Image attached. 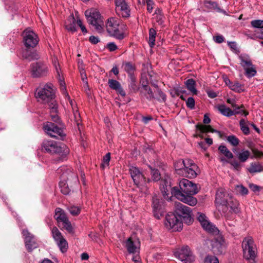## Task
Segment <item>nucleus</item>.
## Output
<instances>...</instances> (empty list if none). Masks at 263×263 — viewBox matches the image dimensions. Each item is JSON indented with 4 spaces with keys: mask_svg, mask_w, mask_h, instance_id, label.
I'll return each mask as SVG.
<instances>
[{
    "mask_svg": "<svg viewBox=\"0 0 263 263\" xmlns=\"http://www.w3.org/2000/svg\"><path fill=\"white\" fill-rule=\"evenodd\" d=\"M147 5V10L148 12L151 13L153 9V5L154 3L153 0H145Z\"/></svg>",
    "mask_w": 263,
    "mask_h": 263,
    "instance_id": "63",
    "label": "nucleus"
},
{
    "mask_svg": "<svg viewBox=\"0 0 263 263\" xmlns=\"http://www.w3.org/2000/svg\"><path fill=\"white\" fill-rule=\"evenodd\" d=\"M160 188L165 199L169 198L171 191L172 196L191 206L195 205L197 203V199L193 197L199 191L197 185L186 179L180 180L178 186L172 187L169 178H165L161 180Z\"/></svg>",
    "mask_w": 263,
    "mask_h": 263,
    "instance_id": "1",
    "label": "nucleus"
},
{
    "mask_svg": "<svg viewBox=\"0 0 263 263\" xmlns=\"http://www.w3.org/2000/svg\"><path fill=\"white\" fill-rule=\"evenodd\" d=\"M50 113L51 120L56 125H64L61 119L58 115V104L56 102H52L50 104Z\"/></svg>",
    "mask_w": 263,
    "mask_h": 263,
    "instance_id": "18",
    "label": "nucleus"
},
{
    "mask_svg": "<svg viewBox=\"0 0 263 263\" xmlns=\"http://www.w3.org/2000/svg\"><path fill=\"white\" fill-rule=\"evenodd\" d=\"M56 242L62 252L64 253L67 251L68 249V243L64 238Z\"/></svg>",
    "mask_w": 263,
    "mask_h": 263,
    "instance_id": "44",
    "label": "nucleus"
},
{
    "mask_svg": "<svg viewBox=\"0 0 263 263\" xmlns=\"http://www.w3.org/2000/svg\"><path fill=\"white\" fill-rule=\"evenodd\" d=\"M57 173L60 174L61 180L59 182V186L61 193L64 195H68L71 189L69 188L68 182L70 179L77 180V176L69 170H65V168H59L57 170Z\"/></svg>",
    "mask_w": 263,
    "mask_h": 263,
    "instance_id": "5",
    "label": "nucleus"
},
{
    "mask_svg": "<svg viewBox=\"0 0 263 263\" xmlns=\"http://www.w3.org/2000/svg\"><path fill=\"white\" fill-rule=\"evenodd\" d=\"M165 226L175 231H180L183 223L190 225L194 221L191 208L180 202L176 203L174 212L168 213L165 216Z\"/></svg>",
    "mask_w": 263,
    "mask_h": 263,
    "instance_id": "2",
    "label": "nucleus"
},
{
    "mask_svg": "<svg viewBox=\"0 0 263 263\" xmlns=\"http://www.w3.org/2000/svg\"><path fill=\"white\" fill-rule=\"evenodd\" d=\"M125 247L129 253L135 254L136 252L137 247L131 238L126 240Z\"/></svg>",
    "mask_w": 263,
    "mask_h": 263,
    "instance_id": "36",
    "label": "nucleus"
},
{
    "mask_svg": "<svg viewBox=\"0 0 263 263\" xmlns=\"http://www.w3.org/2000/svg\"><path fill=\"white\" fill-rule=\"evenodd\" d=\"M52 86L51 84H47L43 88L36 89L35 93L36 98L42 100L43 103H47L48 107H50V104L52 102H56L54 100V93Z\"/></svg>",
    "mask_w": 263,
    "mask_h": 263,
    "instance_id": "7",
    "label": "nucleus"
},
{
    "mask_svg": "<svg viewBox=\"0 0 263 263\" xmlns=\"http://www.w3.org/2000/svg\"><path fill=\"white\" fill-rule=\"evenodd\" d=\"M186 101V106L190 109L195 108V101L193 97H189Z\"/></svg>",
    "mask_w": 263,
    "mask_h": 263,
    "instance_id": "57",
    "label": "nucleus"
},
{
    "mask_svg": "<svg viewBox=\"0 0 263 263\" xmlns=\"http://www.w3.org/2000/svg\"><path fill=\"white\" fill-rule=\"evenodd\" d=\"M239 59L240 61V65L243 68L244 70L253 66L251 60H250V57L247 54H243L239 55Z\"/></svg>",
    "mask_w": 263,
    "mask_h": 263,
    "instance_id": "26",
    "label": "nucleus"
},
{
    "mask_svg": "<svg viewBox=\"0 0 263 263\" xmlns=\"http://www.w3.org/2000/svg\"><path fill=\"white\" fill-rule=\"evenodd\" d=\"M185 84L187 89L190 90L193 95L197 94V90L196 89V82L193 79H189L185 82Z\"/></svg>",
    "mask_w": 263,
    "mask_h": 263,
    "instance_id": "32",
    "label": "nucleus"
},
{
    "mask_svg": "<svg viewBox=\"0 0 263 263\" xmlns=\"http://www.w3.org/2000/svg\"><path fill=\"white\" fill-rule=\"evenodd\" d=\"M129 93H136L139 90V86L136 76L128 77L127 79Z\"/></svg>",
    "mask_w": 263,
    "mask_h": 263,
    "instance_id": "23",
    "label": "nucleus"
},
{
    "mask_svg": "<svg viewBox=\"0 0 263 263\" xmlns=\"http://www.w3.org/2000/svg\"><path fill=\"white\" fill-rule=\"evenodd\" d=\"M231 198V197L228 194L225 193L223 190H218L215 195V204L216 205L227 204Z\"/></svg>",
    "mask_w": 263,
    "mask_h": 263,
    "instance_id": "20",
    "label": "nucleus"
},
{
    "mask_svg": "<svg viewBox=\"0 0 263 263\" xmlns=\"http://www.w3.org/2000/svg\"><path fill=\"white\" fill-rule=\"evenodd\" d=\"M218 211H221L225 217L229 218L231 216V213L230 211L228 204L216 205Z\"/></svg>",
    "mask_w": 263,
    "mask_h": 263,
    "instance_id": "40",
    "label": "nucleus"
},
{
    "mask_svg": "<svg viewBox=\"0 0 263 263\" xmlns=\"http://www.w3.org/2000/svg\"><path fill=\"white\" fill-rule=\"evenodd\" d=\"M162 201L157 198V196H154L152 199V208L154 216L160 219L163 215V209Z\"/></svg>",
    "mask_w": 263,
    "mask_h": 263,
    "instance_id": "17",
    "label": "nucleus"
},
{
    "mask_svg": "<svg viewBox=\"0 0 263 263\" xmlns=\"http://www.w3.org/2000/svg\"><path fill=\"white\" fill-rule=\"evenodd\" d=\"M62 225L63 228L66 230L68 233L71 235H73L74 234V229L69 219H67V221H65V222H63L62 223Z\"/></svg>",
    "mask_w": 263,
    "mask_h": 263,
    "instance_id": "45",
    "label": "nucleus"
},
{
    "mask_svg": "<svg viewBox=\"0 0 263 263\" xmlns=\"http://www.w3.org/2000/svg\"><path fill=\"white\" fill-rule=\"evenodd\" d=\"M218 110L220 113L226 117H231L234 115L233 110L229 107H227L225 105H220L218 107Z\"/></svg>",
    "mask_w": 263,
    "mask_h": 263,
    "instance_id": "39",
    "label": "nucleus"
},
{
    "mask_svg": "<svg viewBox=\"0 0 263 263\" xmlns=\"http://www.w3.org/2000/svg\"><path fill=\"white\" fill-rule=\"evenodd\" d=\"M32 48H26L22 51V56L23 59L29 62L37 60L40 58V55L36 50H32Z\"/></svg>",
    "mask_w": 263,
    "mask_h": 263,
    "instance_id": "19",
    "label": "nucleus"
},
{
    "mask_svg": "<svg viewBox=\"0 0 263 263\" xmlns=\"http://www.w3.org/2000/svg\"><path fill=\"white\" fill-rule=\"evenodd\" d=\"M174 255L176 258L184 263H192L195 260L194 255L187 246L177 249L174 251Z\"/></svg>",
    "mask_w": 263,
    "mask_h": 263,
    "instance_id": "10",
    "label": "nucleus"
},
{
    "mask_svg": "<svg viewBox=\"0 0 263 263\" xmlns=\"http://www.w3.org/2000/svg\"><path fill=\"white\" fill-rule=\"evenodd\" d=\"M156 31L155 29L152 28L149 30V45L152 48L155 45V39L156 35Z\"/></svg>",
    "mask_w": 263,
    "mask_h": 263,
    "instance_id": "41",
    "label": "nucleus"
},
{
    "mask_svg": "<svg viewBox=\"0 0 263 263\" xmlns=\"http://www.w3.org/2000/svg\"><path fill=\"white\" fill-rule=\"evenodd\" d=\"M203 4L208 11H212L213 10H216L218 12L220 11V8L218 6L217 3L215 2L204 1Z\"/></svg>",
    "mask_w": 263,
    "mask_h": 263,
    "instance_id": "37",
    "label": "nucleus"
},
{
    "mask_svg": "<svg viewBox=\"0 0 263 263\" xmlns=\"http://www.w3.org/2000/svg\"><path fill=\"white\" fill-rule=\"evenodd\" d=\"M22 234L25 237V245L28 252H31L39 247L34 236L31 234L27 229H24L22 231Z\"/></svg>",
    "mask_w": 263,
    "mask_h": 263,
    "instance_id": "16",
    "label": "nucleus"
},
{
    "mask_svg": "<svg viewBox=\"0 0 263 263\" xmlns=\"http://www.w3.org/2000/svg\"><path fill=\"white\" fill-rule=\"evenodd\" d=\"M122 67L123 68L124 70L128 74V77L135 76L134 72L136 70V67L133 62L124 61L122 63Z\"/></svg>",
    "mask_w": 263,
    "mask_h": 263,
    "instance_id": "24",
    "label": "nucleus"
},
{
    "mask_svg": "<svg viewBox=\"0 0 263 263\" xmlns=\"http://www.w3.org/2000/svg\"><path fill=\"white\" fill-rule=\"evenodd\" d=\"M30 73L33 78L46 77L49 74L48 65L42 61L33 63L30 65Z\"/></svg>",
    "mask_w": 263,
    "mask_h": 263,
    "instance_id": "9",
    "label": "nucleus"
},
{
    "mask_svg": "<svg viewBox=\"0 0 263 263\" xmlns=\"http://www.w3.org/2000/svg\"><path fill=\"white\" fill-rule=\"evenodd\" d=\"M197 219L200 222L202 228L205 226L206 224H209V221L206 219V217L204 214L198 213Z\"/></svg>",
    "mask_w": 263,
    "mask_h": 263,
    "instance_id": "51",
    "label": "nucleus"
},
{
    "mask_svg": "<svg viewBox=\"0 0 263 263\" xmlns=\"http://www.w3.org/2000/svg\"><path fill=\"white\" fill-rule=\"evenodd\" d=\"M117 14L124 18H128L130 15V9L125 0H115Z\"/></svg>",
    "mask_w": 263,
    "mask_h": 263,
    "instance_id": "15",
    "label": "nucleus"
},
{
    "mask_svg": "<svg viewBox=\"0 0 263 263\" xmlns=\"http://www.w3.org/2000/svg\"><path fill=\"white\" fill-rule=\"evenodd\" d=\"M165 18L164 15H156V21L159 25H163Z\"/></svg>",
    "mask_w": 263,
    "mask_h": 263,
    "instance_id": "64",
    "label": "nucleus"
},
{
    "mask_svg": "<svg viewBox=\"0 0 263 263\" xmlns=\"http://www.w3.org/2000/svg\"><path fill=\"white\" fill-rule=\"evenodd\" d=\"M203 228L209 233L214 235H218L219 233V230L212 223L209 222V224H206Z\"/></svg>",
    "mask_w": 263,
    "mask_h": 263,
    "instance_id": "43",
    "label": "nucleus"
},
{
    "mask_svg": "<svg viewBox=\"0 0 263 263\" xmlns=\"http://www.w3.org/2000/svg\"><path fill=\"white\" fill-rule=\"evenodd\" d=\"M228 45L231 48V50L236 54L240 53V49L237 47V43L235 42H228Z\"/></svg>",
    "mask_w": 263,
    "mask_h": 263,
    "instance_id": "54",
    "label": "nucleus"
},
{
    "mask_svg": "<svg viewBox=\"0 0 263 263\" xmlns=\"http://www.w3.org/2000/svg\"><path fill=\"white\" fill-rule=\"evenodd\" d=\"M251 25L253 28L261 29L263 28V20H253L251 22Z\"/></svg>",
    "mask_w": 263,
    "mask_h": 263,
    "instance_id": "56",
    "label": "nucleus"
},
{
    "mask_svg": "<svg viewBox=\"0 0 263 263\" xmlns=\"http://www.w3.org/2000/svg\"><path fill=\"white\" fill-rule=\"evenodd\" d=\"M123 26L120 25V21L116 17H110L106 22V28L108 34L119 40L125 37Z\"/></svg>",
    "mask_w": 263,
    "mask_h": 263,
    "instance_id": "4",
    "label": "nucleus"
},
{
    "mask_svg": "<svg viewBox=\"0 0 263 263\" xmlns=\"http://www.w3.org/2000/svg\"><path fill=\"white\" fill-rule=\"evenodd\" d=\"M68 211L72 216H77L80 213L81 209L78 206H72L68 209Z\"/></svg>",
    "mask_w": 263,
    "mask_h": 263,
    "instance_id": "58",
    "label": "nucleus"
},
{
    "mask_svg": "<svg viewBox=\"0 0 263 263\" xmlns=\"http://www.w3.org/2000/svg\"><path fill=\"white\" fill-rule=\"evenodd\" d=\"M239 126L241 130L245 135H248L250 134V129L248 125L247 124L246 120L244 119H241L239 121Z\"/></svg>",
    "mask_w": 263,
    "mask_h": 263,
    "instance_id": "42",
    "label": "nucleus"
},
{
    "mask_svg": "<svg viewBox=\"0 0 263 263\" xmlns=\"http://www.w3.org/2000/svg\"><path fill=\"white\" fill-rule=\"evenodd\" d=\"M203 263H219L217 257L212 255H207L203 260Z\"/></svg>",
    "mask_w": 263,
    "mask_h": 263,
    "instance_id": "48",
    "label": "nucleus"
},
{
    "mask_svg": "<svg viewBox=\"0 0 263 263\" xmlns=\"http://www.w3.org/2000/svg\"><path fill=\"white\" fill-rule=\"evenodd\" d=\"M227 141L232 146H237L239 143V139L235 135H231L227 137Z\"/></svg>",
    "mask_w": 263,
    "mask_h": 263,
    "instance_id": "46",
    "label": "nucleus"
},
{
    "mask_svg": "<svg viewBox=\"0 0 263 263\" xmlns=\"http://www.w3.org/2000/svg\"><path fill=\"white\" fill-rule=\"evenodd\" d=\"M230 89L236 92L240 93L245 91L243 85L238 82H232L229 79L225 81Z\"/></svg>",
    "mask_w": 263,
    "mask_h": 263,
    "instance_id": "25",
    "label": "nucleus"
},
{
    "mask_svg": "<svg viewBox=\"0 0 263 263\" xmlns=\"http://www.w3.org/2000/svg\"><path fill=\"white\" fill-rule=\"evenodd\" d=\"M23 42L27 48H35L39 42V37L37 34L30 29H25L22 33Z\"/></svg>",
    "mask_w": 263,
    "mask_h": 263,
    "instance_id": "11",
    "label": "nucleus"
},
{
    "mask_svg": "<svg viewBox=\"0 0 263 263\" xmlns=\"http://www.w3.org/2000/svg\"><path fill=\"white\" fill-rule=\"evenodd\" d=\"M245 70V73L246 75L249 77L251 78L254 77L256 74V70H255V68L254 67V65L250 66L249 67H248Z\"/></svg>",
    "mask_w": 263,
    "mask_h": 263,
    "instance_id": "53",
    "label": "nucleus"
},
{
    "mask_svg": "<svg viewBox=\"0 0 263 263\" xmlns=\"http://www.w3.org/2000/svg\"><path fill=\"white\" fill-rule=\"evenodd\" d=\"M219 152L223 155L228 159L233 158L234 155L224 145H220L218 148Z\"/></svg>",
    "mask_w": 263,
    "mask_h": 263,
    "instance_id": "34",
    "label": "nucleus"
},
{
    "mask_svg": "<svg viewBox=\"0 0 263 263\" xmlns=\"http://www.w3.org/2000/svg\"><path fill=\"white\" fill-rule=\"evenodd\" d=\"M101 22L99 21L97 22V23H93V24H90L92 26L95 27V29L96 31H97L99 33H101L103 31V28L102 27V25L101 24Z\"/></svg>",
    "mask_w": 263,
    "mask_h": 263,
    "instance_id": "62",
    "label": "nucleus"
},
{
    "mask_svg": "<svg viewBox=\"0 0 263 263\" xmlns=\"http://www.w3.org/2000/svg\"><path fill=\"white\" fill-rule=\"evenodd\" d=\"M248 171L250 173L261 172L263 171V166L259 162H252L248 168Z\"/></svg>",
    "mask_w": 263,
    "mask_h": 263,
    "instance_id": "33",
    "label": "nucleus"
},
{
    "mask_svg": "<svg viewBox=\"0 0 263 263\" xmlns=\"http://www.w3.org/2000/svg\"><path fill=\"white\" fill-rule=\"evenodd\" d=\"M105 47L110 52L114 51L118 49V46L114 42H109L107 43Z\"/></svg>",
    "mask_w": 263,
    "mask_h": 263,
    "instance_id": "61",
    "label": "nucleus"
},
{
    "mask_svg": "<svg viewBox=\"0 0 263 263\" xmlns=\"http://www.w3.org/2000/svg\"><path fill=\"white\" fill-rule=\"evenodd\" d=\"M236 192L241 195H246L248 193V190L242 185H238L236 187Z\"/></svg>",
    "mask_w": 263,
    "mask_h": 263,
    "instance_id": "55",
    "label": "nucleus"
},
{
    "mask_svg": "<svg viewBox=\"0 0 263 263\" xmlns=\"http://www.w3.org/2000/svg\"><path fill=\"white\" fill-rule=\"evenodd\" d=\"M85 15L89 24H96L97 22L100 21V14L96 10H87L85 12Z\"/></svg>",
    "mask_w": 263,
    "mask_h": 263,
    "instance_id": "21",
    "label": "nucleus"
},
{
    "mask_svg": "<svg viewBox=\"0 0 263 263\" xmlns=\"http://www.w3.org/2000/svg\"><path fill=\"white\" fill-rule=\"evenodd\" d=\"M110 160V153H108L103 157L101 164V167L102 168H104L105 167L108 166L109 165Z\"/></svg>",
    "mask_w": 263,
    "mask_h": 263,
    "instance_id": "52",
    "label": "nucleus"
},
{
    "mask_svg": "<svg viewBox=\"0 0 263 263\" xmlns=\"http://www.w3.org/2000/svg\"><path fill=\"white\" fill-rule=\"evenodd\" d=\"M156 88L157 92L159 96V98H158L157 99L158 101H160V99H161L163 102H165L166 100V96L165 94L161 90V89L159 87V86Z\"/></svg>",
    "mask_w": 263,
    "mask_h": 263,
    "instance_id": "60",
    "label": "nucleus"
},
{
    "mask_svg": "<svg viewBox=\"0 0 263 263\" xmlns=\"http://www.w3.org/2000/svg\"><path fill=\"white\" fill-rule=\"evenodd\" d=\"M51 232L52 237L55 241H58L59 240L61 239L62 238H64L62 235V234L60 232V231L56 227H53Z\"/></svg>",
    "mask_w": 263,
    "mask_h": 263,
    "instance_id": "47",
    "label": "nucleus"
},
{
    "mask_svg": "<svg viewBox=\"0 0 263 263\" xmlns=\"http://www.w3.org/2000/svg\"><path fill=\"white\" fill-rule=\"evenodd\" d=\"M196 129L200 131L201 133H208L211 132L213 133H218L220 134V132L216 129H213L211 125H203L200 124H197L196 125Z\"/></svg>",
    "mask_w": 263,
    "mask_h": 263,
    "instance_id": "29",
    "label": "nucleus"
},
{
    "mask_svg": "<svg viewBox=\"0 0 263 263\" xmlns=\"http://www.w3.org/2000/svg\"><path fill=\"white\" fill-rule=\"evenodd\" d=\"M41 149L45 153L59 155L61 160L66 158L69 153V149L65 144L53 140H44Z\"/></svg>",
    "mask_w": 263,
    "mask_h": 263,
    "instance_id": "3",
    "label": "nucleus"
},
{
    "mask_svg": "<svg viewBox=\"0 0 263 263\" xmlns=\"http://www.w3.org/2000/svg\"><path fill=\"white\" fill-rule=\"evenodd\" d=\"M64 125H56L51 122H46L44 123L43 129L45 132L51 137L63 139L66 136L63 132Z\"/></svg>",
    "mask_w": 263,
    "mask_h": 263,
    "instance_id": "8",
    "label": "nucleus"
},
{
    "mask_svg": "<svg viewBox=\"0 0 263 263\" xmlns=\"http://www.w3.org/2000/svg\"><path fill=\"white\" fill-rule=\"evenodd\" d=\"M175 89V91L177 93V96H179L180 98L183 101L185 100V97L182 95L183 93H184L186 92V91L184 89H183L182 88L180 87H174Z\"/></svg>",
    "mask_w": 263,
    "mask_h": 263,
    "instance_id": "59",
    "label": "nucleus"
},
{
    "mask_svg": "<svg viewBox=\"0 0 263 263\" xmlns=\"http://www.w3.org/2000/svg\"><path fill=\"white\" fill-rule=\"evenodd\" d=\"M148 81L147 79L145 81H142V86L143 89L147 92V93L145 94L146 98L148 101H151L155 99V97L152 89L148 86Z\"/></svg>",
    "mask_w": 263,
    "mask_h": 263,
    "instance_id": "28",
    "label": "nucleus"
},
{
    "mask_svg": "<svg viewBox=\"0 0 263 263\" xmlns=\"http://www.w3.org/2000/svg\"><path fill=\"white\" fill-rule=\"evenodd\" d=\"M243 257L251 263L255 261L257 249L251 237H245L242 242Z\"/></svg>",
    "mask_w": 263,
    "mask_h": 263,
    "instance_id": "6",
    "label": "nucleus"
},
{
    "mask_svg": "<svg viewBox=\"0 0 263 263\" xmlns=\"http://www.w3.org/2000/svg\"><path fill=\"white\" fill-rule=\"evenodd\" d=\"M129 171L134 184L137 187L140 188L146 186V178L138 167L131 166L129 167Z\"/></svg>",
    "mask_w": 263,
    "mask_h": 263,
    "instance_id": "13",
    "label": "nucleus"
},
{
    "mask_svg": "<svg viewBox=\"0 0 263 263\" xmlns=\"http://www.w3.org/2000/svg\"><path fill=\"white\" fill-rule=\"evenodd\" d=\"M148 167L151 171V175L153 181L154 182H157L160 180L161 177L160 171L151 165H148Z\"/></svg>",
    "mask_w": 263,
    "mask_h": 263,
    "instance_id": "35",
    "label": "nucleus"
},
{
    "mask_svg": "<svg viewBox=\"0 0 263 263\" xmlns=\"http://www.w3.org/2000/svg\"><path fill=\"white\" fill-rule=\"evenodd\" d=\"M108 84L109 88L115 90H118L121 86L119 82L113 79H109Z\"/></svg>",
    "mask_w": 263,
    "mask_h": 263,
    "instance_id": "49",
    "label": "nucleus"
},
{
    "mask_svg": "<svg viewBox=\"0 0 263 263\" xmlns=\"http://www.w3.org/2000/svg\"><path fill=\"white\" fill-rule=\"evenodd\" d=\"M186 165L180 175L192 179L195 178L200 174V172L198 166L192 160L186 159Z\"/></svg>",
    "mask_w": 263,
    "mask_h": 263,
    "instance_id": "14",
    "label": "nucleus"
},
{
    "mask_svg": "<svg viewBox=\"0 0 263 263\" xmlns=\"http://www.w3.org/2000/svg\"><path fill=\"white\" fill-rule=\"evenodd\" d=\"M220 161L221 162H227L229 163L232 166L234 167V169L237 171H240V170L241 169V165L240 163L236 160H234L229 162L227 161L226 159L224 158H220Z\"/></svg>",
    "mask_w": 263,
    "mask_h": 263,
    "instance_id": "50",
    "label": "nucleus"
},
{
    "mask_svg": "<svg viewBox=\"0 0 263 263\" xmlns=\"http://www.w3.org/2000/svg\"><path fill=\"white\" fill-rule=\"evenodd\" d=\"M64 27L68 31L74 32L77 31L76 21L73 14L70 15L66 19Z\"/></svg>",
    "mask_w": 263,
    "mask_h": 263,
    "instance_id": "22",
    "label": "nucleus"
},
{
    "mask_svg": "<svg viewBox=\"0 0 263 263\" xmlns=\"http://www.w3.org/2000/svg\"><path fill=\"white\" fill-rule=\"evenodd\" d=\"M250 153L248 150L243 149L237 154V156L240 162H245L250 157Z\"/></svg>",
    "mask_w": 263,
    "mask_h": 263,
    "instance_id": "38",
    "label": "nucleus"
},
{
    "mask_svg": "<svg viewBox=\"0 0 263 263\" xmlns=\"http://www.w3.org/2000/svg\"><path fill=\"white\" fill-rule=\"evenodd\" d=\"M186 164V160H184L183 159H179L174 162V168L176 173L180 175L183 172L184 168Z\"/></svg>",
    "mask_w": 263,
    "mask_h": 263,
    "instance_id": "30",
    "label": "nucleus"
},
{
    "mask_svg": "<svg viewBox=\"0 0 263 263\" xmlns=\"http://www.w3.org/2000/svg\"><path fill=\"white\" fill-rule=\"evenodd\" d=\"M211 251L216 255H222L226 253L227 244L225 239L221 235H217L211 241Z\"/></svg>",
    "mask_w": 263,
    "mask_h": 263,
    "instance_id": "12",
    "label": "nucleus"
},
{
    "mask_svg": "<svg viewBox=\"0 0 263 263\" xmlns=\"http://www.w3.org/2000/svg\"><path fill=\"white\" fill-rule=\"evenodd\" d=\"M54 218L58 222L67 221L68 218L66 216L64 211L60 208H57L55 210Z\"/></svg>",
    "mask_w": 263,
    "mask_h": 263,
    "instance_id": "27",
    "label": "nucleus"
},
{
    "mask_svg": "<svg viewBox=\"0 0 263 263\" xmlns=\"http://www.w3.org/2000/svg\"><path fill=\"white\" fill-rule=\"evenodd\" d=\"M227 204L228 205L231 214L233 213L236 214L239 212V209L238 208L239 203L237 200L233 199L231 197L228 202H227Z\"/></svg>",
    "mask_w": 263,
    "mask_h": 263,
    "instance_id": "31",
    "label": "nucleus"
}]
</instances>
